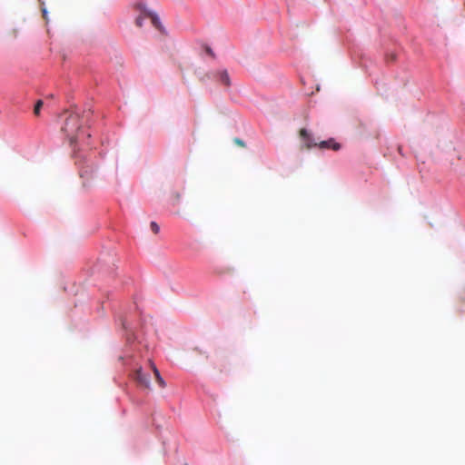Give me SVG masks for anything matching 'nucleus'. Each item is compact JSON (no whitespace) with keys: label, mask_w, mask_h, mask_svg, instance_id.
I'll return each instance as SVG.
<instances>
[{"label":"nucleus","mask_w":465,"mask_h":465,"mask_svg":"<svg viewBox=\"0 0 465 465\" xmlns=\"http://www.w3.org/2000/svg\"><path fill=\"white\" fill-rule=\"evenodd\" d=\"M80 117L78 114L72 113L66 117L62 131L65 134L70 144H74L79 138L81 131Z\"/></svg>","instance_id":"1"},{"label":"nucleus","mask_w":465,"mask_h":465,"mask_svg":"<svg viewBox=\"0 0 465 465\" xmlns=\"http://www.w3.org/2000/svg\"><path fill=\"white\" fill-rule=\"evenodd\" d=\"M299 134L300 137L303 140L307 149L319 147L320 149H331L333 151H338L341 148V145L336 143L334 139H329L327 141L316 143L309 132L304 128L301 129Z\"/></svg>","instance_id":"2"},{"label":"nucleus","mask_w":465,"mask_h":465,"mask_svg":"<svg viewBox=\"0 0 465 465\" xmlns=\"http://www.w3.org/2000/svg\"><path fill=\"white\" fill-rule=\"evenodd\" d=\"M134 6L136 10H138L141 13L140 15H143L144 16L150 18L152 21V24L154 27H156V28L160 27L159 18L153 13L148 11L147 8L145 7L144 4H143L142 2H138V3L134 4Z\"/></svg>","instance_id":"3"},{"label":"nucleus","mask_w":465,"mask_h":465,"mask_svg":"<svg viewBox=\"0 0 465 465\" xmlns=\"http://www.w3.org/2000/svg\"><path fill=\"white\" fill-rule=\"evenodd\" d=\"M134 379L138 383L139 386L143 388H150V379L149 376L143 372L142 369H137L134 373Z\"/></svg>","instance_id":"4"},{"label":"nucleus","mask_w":465,"mask_h":465,"mask_svg":"<svg viewBox=\"0 0 465 465\" xmlns=\"http://www.w3.org/2000/svg\"><path fill=\"white\" fill-rule=\"evenodd\" d=\"M218 80L224 84L225 86L231 85V80L229 77V74L226 70H223L217 73Z\"/></svg>","instance_id":"5"},{"label":"nucleus","mask_w":465,"mask_h":465,"mask_svg":"<svg viewBox=\"0 0 465 465\" xmlns=\"http://www.w3.org/2000/svg\"><path fill=\"white\" fill-rule=\"evenodd\" d=\"M150 366L154 373V376H155V379H156V381L158 382V384L160 385V387L162 388H164L166 386V383L165 381H163V379L162 378L158 369L156 368V366L154 365L153 362L150 361Z\"/></svg>","instance_id":"6"},{"label":"nucleus","mask_w":465,"mask_h":465,"mask_svg":"<svg viewBox=\"0 0 465 465\" xmlns=\"http://www.w3.org/2000/svg\"><path fill=\"white\" fill-rule=\"evenodd\" d=\"M43 106V101L42 100H38L35 105V108H34V114L35 115H39L40 114V110Z\"/></svg>","instance_id":"7"},{"label":"nucleus","mask_w":465,"mask_h":465,"mask_svg":"<svg viewBox=\"0 0 465 465\" xmlns=\"http://www.w3.org/2000/svg\"><path fill=\"white\" fill-rule=\"evenodd\" d=\"M147 18L146 16H144L143 15H140L136 19H135V25L138 26V27H142L143 26V19Z\"/></svg>","instance_id":"8"},{"label":"nucleus","mask_w":465,"mask_h":465,"mask_svg":"<svg viewBox=\"0 0 465 465\" xmlns=\"http://www.w3.org/2000/svg\"><path fill=\"white\" fill-rule=\"evenodd\" d=\"M150 227H151V230L153 232V233H155V234H157L160 231V227L155 222H151Z\"/></svg>","instance_id":"9"},{"label":"nucleus","mask_w":465,"mask_h":465,"mask_svg":"<svg viewBox=\"0 0 465 465\" xmlns=\"http://www.w3.org/2000/svg\"><path fill=\"white\" fill-rule=\"evenodd\" d=\"M41 10H42L43 17L47 22L48 21V19H47V11H46L45 7L42 6Z\"/></svg>","instance_id":"10"},{"label":"nucleus","mask_w":465,"mask_h":465,"mask_svg":"<svg viewBox=\"0 0 465 465\" xmlns=\"http://www.w3.org/2000/svg\"><path fill=\"white\" fill-rule=\"evenodd\" d=\"M205 52H206L209 55H211V56L214 57V54H213V50H212L209 46H206V47H205Z\"/></svg>","instance_id":"11"},{"label":"nucleus","mask_w":465,"mask_h":465,"mask_svg":"<svg viewBox=\"0 0 465 465\" xmlns=\"http://www.w3.org/2000/svg\"><path fill=\"white\" fill-rule=\"evenodd\" d=\"M234 142H235L237 144L241 145V146H244V143H243L242 140L238 139V138H236V139L234 140Z\"/></svg>","instance_id":"12"},{"label":"nucleus","mask_w":465,"mask_h":465,"mask_svg":"<svg viewBox=\"0 0 465 465\" xmlns=\"http://www.w3.org/2000/svg\"><path fill=\"white\" fill-rule=\"evenodd\" d=\"M85 174L87 175V172H86V171H83V170H82V171L80 172V175H81V177H84Z\"/></svg>","instance_id":"13"},{"label":"nucleus","mask_w":465,"mask_h":465,"mask_svg":"<svg viewBox=\"0 0 465 465\" xmlns=\"http://www.w3.org/2000/svg\"><path fill=\"white\" fill-rule=\"evenodd\" d=\"M185 465H188V464H185Z\"/></svg>","instance_id":"14"}]
</instances>
